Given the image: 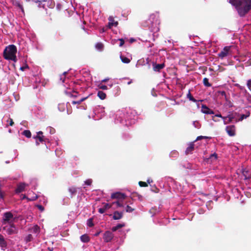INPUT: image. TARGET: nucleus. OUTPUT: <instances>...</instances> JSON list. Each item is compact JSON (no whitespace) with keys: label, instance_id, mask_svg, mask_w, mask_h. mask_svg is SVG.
<instances>
[{"label":"nucleus","instance_id":"f257e3e1","mask_svg":"<svg viewBox=\"0 0 251 251\" xmlns=\"http://www.w3.org/2000/svg\"><path fill=\"white\" fill-rule=\"evenodd\" d=\"M134 113H135V111L131 110H119L116 114L115 123L116 124L120 123L127 126L133 124L137 118V116L133 115Z\"/></svg>","mask_w":251,"mask_h":251},{"label":"nucleus","instance_id":"f03ea898","mask_svg":"<svg viewBox=\"0 0 251 251\" xmlns=\"http://www.w3.org/2000/svg\"><path fill=\"white\" fill-rule=\"evenodd\" d=\"M240 17H244L251 10V0H229Z\"/></svg>","mask_w":251,"mask_h":251},{"label":"nucleus","instance_id":"7ed1b4c3","mask_svg":"<svg viewBox=\"0 0 251 251\" xmlns=\"http://www.w3.org/2000/svg\"><path fill=\"white\" fill-rule=\"evenodd\" d=\"M17 51V48L14 45H9L6 47L3 51V57L4 59L16 62L17 61L16 55Z\"/></svg>","mask_w":251,"mask_h":251},{"label":"nucleus","instance_id":"20e7f679","mask_svg":"<svg viewBox=\"0 0 251 251\" xmlns=\"http://www.w3.org/2000/svg\"><path fill=\"white\" fill-rule=\"evenodd\" d=\"M13 215L10 212H7L3 214V217L2 220V225L10 224L13 223Z\"/></svg>","mask_w":251,"mask_h":251},{"label":"nucleus","instance_id":"39448f33","mask_svg":"<svg viewBox=\"0 0 251 251\" xmlns=\"http://www.w3.org/2000/svg\"><path fill=\"white\" fill-rule=\"evenodd\" d=\"M231 46H226L222 50L218 53V57L221 59L231 55L232 51L231 50Z\"/></svg>","mask_w":251,"mask_h":251},{"label":"nucleus","instance_id":"423d86ee","mask_svg":"<svg viewBox=\"0 0 251 251\" xmlns=\"http://www.w3.org/2000/svg\"><path fill=\"white\" fill-rule=\"evenodd\" d=\"M9 226L4 225L3 227V230H5L9 235L14 234L17 233V229L13 223L9 224Z\"/></svg>","mask_w":251,"mask_h":251},{"label":"nucleus","instance_id":"0eeeda50","mask_svg":"<svg viewBox=\"0 0 251 251\" xmlns=\"http://www.w3.org/2000/svg\"><path fill=\"white\" fill-rule=\"evenodd\" d=\"M236 113H231L228 114L226 117H224L223 118L224 123L225 125H226L231 123L234 119L236 118Z\"/></svg>","mask_w":251,"mask_h":251},{"label":"nucleus","instance_id":"6e6552de","mask_svg":"<svg viewBox=\"0 0 251 251\" xmlns=\"http://www.w3.org/2000/svg\"><path fill=\"white\" fill-rule=\"evenodd\" d=\"M88 97H82V98H80L76 100H73L72 102V103L74 105H75V104H77V105H79L81 104V103L84 101L86 99H87ZM76 108H79V109H86V105H81L79 106H76Z\"/></svg>","mask_w":251,"mask_h":251},{"label":"nucleus","instance_id":"1a4fd4ad","mask_svg":"<svg viewBox=\"0 0 251 251\" xmlns=\"http://www.w3.org/2000/svg\"><path fill=\"white\" fill-rule=\"evenodd\" d=\"M226 131L229 136H234L236 134V127L234 125L226 126Z\"/></svg>","mask_w":251,"mask_h":251},{"label":"nucleus","instance_id":"9d476101","mask_svg":"<svg viewBox=\"0 0 251 251\" xmlns=\"http://www.w3.org/2000/svg\"><path fill=\"white\" fill-rule=\"evenodd\" d=\"M28 231L37 236L40 232V227L37 225H35L29 228Z\"/></svg>","mask_w":251,"mask_h":251},{"label":"nucleus","instance_id":"9b49d317","mask_svg":"<svg viewBox=\"0 0 251 251\" xmlns=\"http://www.w3.org/2000/svg\"><path fill=\"white\" fill-rule=\"evenodd\" d=\"M111 198L113 199L123 200L125 199L126 196L124 194L121 192H116L111 194Z\"/></svg>","mask_w":251,"mask_h":251},{"label":"nucleus","instance_id":"f8f14e48","mask_svg":"<svg viewBox=\"0 0 251 251\" xmlns=\"http://www.w3.org/2000/svg\"><path fill=\"white\" fill-rule=\"evenodd\" d=\"M113 233L110 231H106L103 235V239L106 242H110L113 238Z\"/></svg>","mask_w":251,"mask_h":251},{"label":"nucleus","instance_id":"ddd939ff","mask_svg":"<svg viewBox=\"0 0 251 251\" xmlns=\"http://www.w3.org/2000/svg\"><path fill=\"white\" fill-rule=\"evenodd\" d=\"M165 67V64L164 63H161V64H156V63H153L152 65V69L153 71L155 72H159L161 70L163 69Z\"/></svg>","mask_w":251,"mask_h":251},{"label":"nucleus","instance_id":"4468645a","mask_svg":"<svg viewBox=\"0 0 251 251\" xmlns=\"http://www.w3.org/2000/svg\"><path fill=\"white\" fill-rule=\"evenodd\" d=\"M201 112L205 114H213L214 111L209 108L206 105L202 104L201 106Z\"/></svg>","mask_w":251,"mask_h":251},{"label":"nucleus","instance_id":"2eb2a0df","mask_svg":"<svg viewBox=\"0 0 251 251\" xmlns=\"http://www.w3.org/2000/svg\"><path fill=\"white\" fill-rule=\"evenodd\" d=\"M154 62L148 57L146 58V64H142V66L144 67V69L148 70L151 68V65L152 66Z\"/></svg>","mask_w":251,"mask_h":251},{"label":"nucleus","instance_id":"dca6fc26","mask_svg":"<svg viewBox=\"0 0 251 251\" xmlns=\"http://www.w3.org/2000/svg\"><path fill=\"white\" fill-rule=\"evenodd\" d=\"M120 57L122 62L124 63H129L131 60V57L129 55L128 56H126L125 55L121 54Z\"/></svg>","mask_w":251,"mask_h":251},{"label":"nucleus","instance_id":"f3484780","mask_svg":"<svg viewBox=\"0 0 251 251\" xmlns=\"http://www.w3.org/2000/svg\"><path fill=\"white\" fill-rule=\"evenodd\" d=\"M27 186V184L25 183H20L18 186L17 188L16 189V192L17 193H20L24 191L25 187Z\"/></svg>","mask_w":251,"mask_h":251},{"label":"nucleus","instance_id":"a211bd4d","mask_svg":"<svg viewBox=\"0 0 251 251\" xmlns=\"http://www.w3.org/2000/svg\"><path fill=\"white\" fill-rule=\"evenodd\" d=\"M194 143L191 142L189 144V146L187 148L185 151V154L188 155L189 154H191L192 151L194 150Z\"/></svg>","mask_w":251,"mask_h":251},{"label":"nucleus","instance_id":"6ab92c4d","mask_svg":"<svg viewBox=\"0 0 251 251\" xmlns=\"http://www.w3.org/2000/svg\"><path fill=\"white\" fill-rule=\"evenodd\" d=\"M123 212L115 211L113 214V219L115 220H120L123 217Z\"/></svg>","mask_w":251,"mask_h":251},{"label":"nucleus","instance_id":"aec40b11","mask_svg":"<svg viewBox=\"0 0 251 251\" xmlns=\"http://www.w3.org/2000/svg\"><path fill=\"white\" fill-rule=\"evenodd\" d=\"M65 93L67 95L71 97L76 98L78 96V93L75 91H72L70 89L65 91Z\"/></svg>","mask_w":251,"mask_h":251},{"label":"nucleus","instance_id":"412c9836","mask_svg":"<svg viewBox=\"0 0 251 251\" xmlns=\"http://www.w3.org/2000/svg\"><path fill=\"white\" fill-rule=\"evenodd\" d=\"M111 207V205L109 203H103V207L99 209V212L103 214L105 211L109 209Z\"/></svg>","mask_w":251,"mask_h":251},{"label":"nucleus","instance_id":"4be33fe9","mask_svg":"<svg viewBox=\"0 0 251 251\" xmlns=\"http://www.w3.org/2000/svg\"><path fill=\"white\" fill-rule=\"evenodd\" d=\"M0 246L2 250H5L7 246L6 242L5 241L3 236L1 234H0Z\"/></svg>","mask_w":251,"mask_h":251},{"label":"nucleus","instance_id":"5701e85b","mask_svg":"<svg viewBox=\"0 0 251 251\" xmlns=\"http://www.w3.org/2000/svg\"><path fill=\"white\" fill-rule=\"evenodd\" d=\"M109 23H108V26L109 28L112 27L113 26H117L118 25V22H114L113 18L111 17L109 18Z\"/></svg>","mask_w":251,"mask_h":251},{"label":"nucleus","instance_id":"b1692460","mask_svg":"<svg viewBox=\"0 0 251 251\" xmlns=\"http://www.w3.org/2000/svg\"><path fill=\"white\" fill-rule=\"evenodd\" d=\"M97 96L101 100H104L106 98V94L102 91H99L98 92Z\"/></svg>","mask_w":251,"mask_h":251},{"label":"nucleus","instance_id":"393cba45","mask_svg":"<svg viewBox=\"0 0 251 251\" xmlns=\"http://www.w3.org/2000/svg\"><path fill=\"white\" fill-rule=\"evenodd\" d=\"M44 136L43 135L41 136V135H39V136H36V137H34V138H35L36 139V144L37 145H38L39 144V142H43V141H44Z\"/></svg>","mask_w":251,"mask_h":251},{"label":"nucleus","instance_id":"a878e982","mask_svg":"<svg viewBox=\"0 0 251 251\" xmlns=\"http://www.w3.org/2000/svg\"><path fill=\"white\" fill-rule=\"evenodd\" d=\"M69 191L71 194V197L72 198L74 196L76 195L77 188L75 187H71L69 189Z\"/></svg>","mask_w":251,"mask_h":251},{"label":"nucleus","instance_id":"bb28decb","mask_svg":"<svg viewBox=\"0 0 251 251\" xmlns=\"http://www.w3.org/2000/svg\"><path fill=\"white\" fill-rule=\"evenodd\" d=\"M80 240L82 242L87 243L89 241L90 238L88 235L84 234L80 236Z\"/></svg>","mask_w":251,"mask_h":251},{"label":"nucleus","instance_id":"cd10ccee","mask_svg":"<svg viewBox=\"0 0 251 251\" xmlns=\"http://www.w3.org/2000/svg\"><path fill=\"white\" fill-rule=\"evenodd\" d=\"M125 226V224H118L116 226L112 227V231L113 232L116 231L118 229Z\"/></svg>","mask_w":251,"mask_h":251},{"label":"nucleus","instance_id":"c85d7f7f","mask_svg":"<svg viewBox=\"0 0 251 251\" xmlns=\"http://www.w3.org/2000/svg\"><path fill=\"white\" fill-rule=\"evenodd\" d=\"M103 45L101 43H97L95 45L96 49L100 51L103 50Z\"/></svg>","mask_w":251,"mask_h":251},{"label":"nucleus","instance_id":"c756f323","mask_svg":"<svg viewBox=\"0 0 251 251\" xmlns=\"http://www.w3.org/2000/svg\"><path fill=\"white\" fill-rule=\"evenodd\" d=\"M100 111L101 112V115L100 116H102L104 115V107H101L100 106H99L98 108H97L95 110V114H96L98 112V111Z\"/></svg>","mask_w":251,"mask_h":251},{"label":"nucleus","instance_id":"7c9ffc66","mask_svg":"<svg viewBox=\"0 0 251 251\" xmlns=\"http://www.w3.org/2000/svg\"><path fill=\"white\" fill-rule=\"evenodd\" d=\"M33 239V235L31 234H29L25 238V241L26 243L31 241Z\"/></svg>","mask_w":251,"mask_h":251},{"label":"nucleus","instance_id":"2f4dec72","mask_svg":"<svg viewBox=\"0 0 251 251\" xmlns=\"http://www.w3.org/2000/svg\"><path fill=\"white\" fill-rule=\"evenodd\" d=\"M37 195L35 194L33 197H31V198H27L25 195H24L22 199H27L28 201H33L36 200L37 199Z\"/></svg>","mask_w":251,"mask_h":251},{"label":"nucleus","instance_id":"473e14b6","mask_svg":"<svg viewBox=\"0 0 251 251\" xmlns=\"http://www.w3.org/2000/svg\"><path fill=\"white\" fill-rule=\"evenodd\" d=\"M250 112L249 111H248V115H246L245 114H242L240 116V118L238 119V120H235V122H237L238 121H242L243 120H244V119H246L247 118V117H249L250 116Z\"/></svg>","mask_w":251,"mask_h":251},{"label":"nucleus","instance_id":"72a5a7b5","mask_svg":"<svg viewBox=\"0 0 251 251\" xmlns=\"http://www.w3.org/2000/svg\"><path fill=\"white\" fill-rule=\"evenodd\" d=\"M187 98L191 101H192L194 102H196L197 101V100L195 99L194 98V97L192 96V95H191V93H190V91L189 90V92H188V93L187 94Z\"/></svg>","mask_w":251,"mask_h":251},{"label":"nucleus","instance_id":"f704fd0d","mask_svg":"<svg viewBox=\"0 0 251 251\" xmlns=\"http://www.w3.org/2000/svg\"><path fill=\"white\" fill-rule=\"evenodd\" d=\"M203 83L206 87H210L211 86V83L209 82V79L206 77L203 78Z\"/></svg>","mask_w":251,"mask_h":251},{"label":"nucleus","instance_id":"c9c22d12","mask_svg":"<svg viewBox=\"0 0 251 251\" xmlns=\"http://www.w3.org/2000/svg\"><path fill=\"white\" fill-rule=\"evenodd\" d=\"M23 134L27 138H30L31 135L30 131L28 130H24L23 132Z\"/></svg>","mask_w":251,"mask_h":251},{"label":"nucleus","instance_id":"e433bc0d","mask_svg":"<svg viewBox=\"0 0 251 251\" xmlns=\"http://www.w3.org/2000/svg\"><path fill=\"white\" fill-rule=\"evenodd\" d=\"M87 225L89 227H92L94 226L93 218H90L87 220Z\"/></svg>","mask_w":251,"mask_h":251},{"label":"nucleus","instance_id":"4c0bfd02","mask_svg":"<svg viewBox=\"0 0 251 251\" xmlns=\"http://www.w3.org/2000/svg\"><path fill=\"white\" fill-rule=\"evenodd\" d=\"M47 131L49 132L50 134H53L55 133V129L52 127L49 126L47 128Z\"/></svg>","mask_w":251,"mask_h":251},{"label":"nucleus","instance_id":"58836bf2","mask_svg":"<svg viewBox=\"0 0 251 251\" xmlns=\"http://www.w3.org/2000/svg\"><path fill=\"white\" fill-rule=\"evenodd\" d=\"M150 212L152 215L155 214L158 212V208L156 207H153L150 209Z\"/></svg>","mask_w":251,"mask_h":251},{"label":"nucleus","instance_id":"ea45409f","mask_svg":"<svg viewBox=\"0 0 251 251\" xmlns=\"http://www.w3.org/2000/svg\"><path fill=\"white\" fill-rule=\"evenodd\" d=\"M210 138H211V137H209L208 136H199L197 137L195 141L200 140H201L203 139H210Z\"/></svg>","mask_w":251,"mask_h":251},{"label":"nucleus","instance_id":"a19ab883","mask_svg":"<svg viewBox=\"0 0 251 251\" xmlns=\"http://www.w3.org/2000/svg\"><path fill=\"white\" fill-rule=\"evenodd\" d=\"M99 88L102 89V90H107V86L103 85L102 84V82H101L99 85H98Z\"/></svg>","mask_w":251,"mask_h":251},{"label":"nucleus","instance_id":"79ce46f5","mask_svg":"<svg viewBox=\"0 0 251 251\" xmlns=\"http://www.w3.org/2000/svg\"><path fill=\"white\" fill-rule=\"evenodd\" d=\"M217 158V154L216 153H214L210 155L209 159H212L213 158H214V160H216Z\"/></svg>","mask_w":251,"mask_h":251},{"label":"nucleus","instance_id":"37998d69","mask_svg":"<svg viewBox=\"0 0 251 251\" xmlns=\"http://www.w3.org/2000/svg\"><path fill=\"white\" fill-rule=\"evenodd\" d=\"M66 72H64L62 75L60 76V80H62V82H64L65 81V74Z\"/></svg>","mask_w":251,"mask_h":251},{"label":"nucleus","instance_id":"c03bdc74","mask_svg":"<svg viewBox=\"0 0 251 251\" xmlns=\"http://www.w3.org/2000/svg\"><path fill=\"white\" fill-rule=\"evenodd\" d=\"M92 182V180L91 179H89L85 181V184L87 185H90Z\"/></svg>","mask_w":251,"mask_h":251},{"label":"nucleus","instance_id":"a18cd8bd","mask_svg":"<svg viewBox=\"0 0 251 251\" xmlns=\"http://www.w3.org/2000/svg\"><path fill=\"white\" fill-rule=\"evenodd\" d=\"M247 85L249 89L251 91V79L248 80Z\"/></svg>","mask_w":251,"mask_h":251},{"label":"nucleus","instance_id":"49530a36","mask_svg":"<svg viewBox=\"0 0 251 251\" xmlns=\"http://www.w3.org/2000/svg\"><path fill=\"white\" fill-rule=\"evenodd\" d=\"M118 40L120 41V44H119V46L120 47L123 46V45L125 43L124 40L123 38H121V39H118Z\"/></svg>","mask_w":251,"mask_h":251},{"label":"nucleus","instance_id":"de8ad7c7","mask_svg":"<svg viewBox=\"0 0 251 251\" xmlns=\"http://www.w3.org/2000/svg\"><path fill=\"white\" fill-rule=\"evenodd\" d=\"M133 209L129 206L127 205L126 208V211L127 212H131Z\"/></svg>","mask_w":251,"mask_h":251},{"label":"nucleus","instance_id":"09e8293b","mask_svg":"<svg viewBox=\"0 0 251 251\" xmlns=\"http://www.w3.org/2000/svg\"><path fill=\"white\" fill-rule=\"evenodd\" d=\"M113 204H115L117 207H122L123 206L119 201H117L116 202H114Z\"/></svg>","mask_w":251,"mask_h":251},{"label":"nucleus","instance_id":"8fccbe9b","mask_svg":"<svg viewBox=\"0 0 251 251\" xmlns=\"http://www.w3.org/2000/svg\"><path fill=\"white\" fill-rule=\"evenodd\" d=\"M7 122H9V125L10 126H12L14 124L13 120L11 119H10L9 120L7 121Z\"/></svg>","mask_w":251,"mask_h":251},{"label":"nucleus","instance_id":"3c124183","mask_svg":"<svg viewBox=\"0 0 251 251\" xmlns=\"http://www.w3.org/2000/svg\"><path fill=\"white\" fill-rule=\"evenodd\" d=\"M37 206L39 210H40L41 211H42L44 210V207L42 205H37Z\"/></svg>","mask_w":251,"mask_h":251},{"label":"nucleus","instance_id":"603ef678","mask_svg":"<svg viewBox=\"0 0 251 251\" xmlns=\"http://www.w3.org/2000/svg\"><path fill=\"white\" fill-rule=\"evenodd\" d=\"M247 100L249 101V102L251 104V96L249 95L247 97Z\"/></svg>","mask_w":251,"mask_h":251},{"label":"nucleus","instance_id":"864d4df0","mask_svg":"<svg viewBox=\"0 0 251 251\" xmlns=\"http://www.w3.org/2000/svg\"><path fill=\"white\" fill-rule=\"evenodd\" d=\"M56 8L58 10H60L61 9V5L60 3H58L56 5Z\"/></svg>","mask_w":251,"mask_h":251},{"label":"nucleus","instance_id":"5fc2aeb1","mask_svg":"<svg viewBox=\"0 0 251 251\" xmlns=\"http://www.w3.org/2000/svg\"><path fill=\"white\" fill-rule=\"evenodd\" d=\"M219 93L223 96H226V92L225 91H220V92H219Z\"/></svg>","mask_w":251,"mask_h":251},{"label":"nucleus","instance_id":"6e6d98bb","mask_svg":"<svg viewBox=\"0 0 251 251\" xmlns=\"http://www.w3.org/2000/svg\"><path fill=\"white\" fill-rule=\"evenodd\" d=\"M148 186V184L146 182L142 181V187Z\"/></svg>","mask_w":251,"mask_h":251},{"label":"nucleus","instance_id":"4d7b16f0","mask_svg":"<svg viewBox=\"0 0 251 251\" xmlns=\"http://www.w3.org/2000/svg\"><path fill=\"white\" fill-rule=\"evenodd\" d=\"M198 122H196V121H195L193 122V125L195 127H198V126L197 125L198 124Z\"/></svg>","mask_w":251,"mask_h":251},{"label":"nucleus","instance_id":"13d9d810","mask_svg":"<svg viewBox=\"0 0 251 251\" xmlns=\"http://www.w3.org/2000/svg\"><path fill=\"white\" fill-rule=\"evenodd\" d=\"M109 79V78H105V79L102 80L101 82H105L107 81Z\"/></svg>","mask_w":251,"mask_h":251},{"label":"nucleus","instance_id":"bf43d9fd","mask_svg":"<svg viewBox=\"0 0 251 251\" xmlns=\"http://www.w3.org/2000/svg\"><path fill=\"white\" fill-rule=\"evenodd\" d=\"M135 39L134 38H130V40H129V41L131 43H132L133 42H134L135 41Z\"/></svg>","mask_w":251,"mask_h":251},{"label":"nucleus","instance_id":"052dcab7","mask_svg":"<svg viewBox=\"0 0 251 251\" xmlns=\"http://www.w3.org/2000/svg\"><path fill=\"white\" fill-rule=\"evenodd\" d=\"M147 182L148 183L150 184L151 182H152V180L151 179H148L147 180Z\"/></svg>","mask_w":251,"mask_h":251},{"label":"nucleus","instance_id":"680f3d73","mask_svg":"<svg viewBox=\"0 0 251 251\" xmlns=\"http://www.w3.org/2000/svg\"><path fill=\"white\" fill-rule=\"evenodd\" d=\"M43 134V132L42 131H39L37 133V134L36 136H39V135H41L42 136Z\"/></svg>","mask_w":251,"mask_h":251},{"label":"nucleus","instance_id":"e2e57ef3","mask_svg":"<svg viewBox=\"0 0 251 251\" xmlns=\"http://www.w3.org/2000/svg\"><path fill=\"white\" fill-rule=\"evenodd\" d=\"M215 116L216 117H221L223 119V118L224 117L223 116H222L221 114H217Z\"/></svg>","mask_w":251,"mask_h":251},{"label":"nucleus","instance_id":"0e129e2a","mask_svg":"<svg viewBox=\"0 0 251 251\" xmlns=\"http://www.w3.org/2000/svg\"><path fill=\"white\" fill-rule=\"evenodd\" d=\"M132 82V80L131 79V80H130L128 81L127 82V84L128 85H129V84H130Z\"/></svg>","mask_w":251,"mask_h":251},{"label":"nucleus","instance_id":"69168bd1","mask_svg":"<svg viewBox=\"0 0 251 251\" xmlns=\"http://www.w3.org/2000/svg\"><path fill=\"white\" fill-rule=\"evenodd\" d=\"M138 184H139V185L140 187H141V185H142L141 181H139V182H138Z\"/></svg>","mask_w":251,"mask_h":251},{"label":"nucleus","instance_id":"338daca9","mask_svg":"<svg viewBox=\"0 0 251 251\" xmlns=\"http://www.w3.org/2000/svg\"><path fill=\"white\" fill-rule=\"evenodd\" d=\"M48 249H49V250L50 251H53V248H48Z\"/></svg>","mask_w":251,"mask_h":251},{"label":"nucleus","instance_id":"774afa93","mask_svg":"<svg viewBox=\"0 0 251 251\" xmlns=\"http://www.w3.org/2000/svg\"><path fill=\"white\" fill-rule=\"evenodd\" d=\"M25 68L24 67H21L20 69H21V70H22V71H24V70H25Z\"/></svg>","mask_w":251,"mask_h":251}]
</instances>
